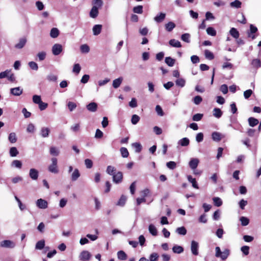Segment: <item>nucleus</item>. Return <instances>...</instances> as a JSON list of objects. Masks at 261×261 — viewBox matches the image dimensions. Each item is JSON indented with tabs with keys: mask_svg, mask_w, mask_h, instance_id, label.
I'll use <instances>...</instances> for the list:
<instances>
[{
	"mask_svg": "<svg viewBox=\"0 0 261 261\" xmlns=\"http://www.w3.org/2000/svg\"><path fill=\"white\" fill-rule=\"evenodd\" d=\"M102 0H93V4L94 5L90 12V16L93 18H96L98 14V8H100L102 5Z\"/></svg>",
	"mask_w": 261,
	"mask_h": 261,
	"instance_id": "nucleus-1",
	"label": "nucleus"
},
{
	"mask_svg": "<svg viewBox=\"0 0 261 261\" xmlns=\"http://www.w3.org/2000/svg\"><path fill=\"white\" fill-rule=\"evenodd\" d=\"M51 164L48 166V170L49 172L54 173H58L59 172L58 168V160L56 158L51 159Z\"/></svg>",
	"mask_w": 261,
	"mask_h": 261,
	"instance_id": "nucleus-2",
	"label": "nucleus"
},
{
	"mask_svg": "<svg viewBox=\"0 0 261 261\" xmlns=\"http://www.w3.org/2000/svg\"><path fill=\"white\" fill-rule=\"evenodd\" d=\"M2 247L13 248L15 246V243L11 240H4L1 242Z\"/></svg>",
	"mask_w": 261,
	"mask_h": 261,
	"instance_id": "nucleus-3",
	"label": "nucleus"
},
{
	"mask_svg": "<svg viewBox=\"0 0 261 261\" xmlns=\"http://www.w3.org/2000/svg\"><path fill=\"white\" fill-rule=\"evenodd\" d=\"M91 257L90 252L86 250L83 251L80 255V259L81 261H89Z\"/></svg>",
	"mask_w": 261,
	"mask_h": 261,
	"instance_id": "nucleus-4",
	"label": "nucleus"
},
{
	"mask_svg": "<svg viewBox=\"0 0 261 261\" xmlns=\"http://www.w3.org/2000/svg\"><path fill=\"white\" fill-rule=\"evenodd\" d=\"M123 179V174L121 172L118 171L113 175V181L116 184H119L122 182Z\"/></svg>",
	"mask_w": 261,
	"mask_h": 261,
	"instance_id": "nucleus-5",
	"label": "nucleus"
},
{
	"mask_svg": "<svg viewBox=\"0 0 261 261\" xmlns=\"http://www.w3.org/2000/svg\"><path fill=\"white\" fill-rule=\"evenodd\" d=\"M63 50L62 46L60 44H55L53 46L52 53L55 56L59 55Z\"/></svg>",
	"mask_w": 261,
	"mask_h": 261,
	"instance_id": "nucleus-6",
	"label": "nucleus"
},
{
	"mask_svg": "<svg viewBox=\"0 0 261 261\" xmlns=\"http://www.w3.org/2000/svg\"><path fill=\"white\" fill-rule=\"evenodd\" d=\"M37 206L41 209H45L48 207V203L47 201L42 198L37 200L36 202Z\"/></svg>",
	"mask_w": 261,
	"mask_h": 261,
	"instance_id": "nucleus-7",
	"label": "nucleus"
},
{
	"mask_svg": "<svg viewBox=\"0 0 261 261\" xmlns=\"http://www.w3.org/2000/svg\"><path fill=\"white\" fill-rule=\"evenodd\" d=\"M257 31V28L254 25L251 24L250 25V33H248V36L251 37L253 40L254 39L256 38V36L253 34L256 33Z\"/></svg>",
	"mask_w": 261,
	"mask_h": 261,
	"instance_id": "nucleus-8",
	"label": "nucleus"
},
{
	"mask_svg": "<svg viewBox=\"0 0 261 261\" xmlns=\"http://www.w3.org/2000/svg\"><path fill=\"white\" fill-rule=\"evenodd\" d=\"M198 243L195 241H192L191 242V251L195 255L198 254Z\"/></svg>",
	"mask_w": 261,
	"mask_h": 261,
	"instance_id": "nucleus-9",
	"label": "nucleus"
},
{
	"mask_svg": "<svg viewBox=\"0 0 261 261\" xmlns=\"http://www.w3.org/2000/svg\"><path fill=\"white\" fill-rule=\"evenodd\" d=\"M27 41V40L25 37L20 38L19 40V42L15 45V47L17 49H21L24 46Z\"/></svg>",
	"mask_w": 261,
	"mask_h": 261,
	"instance_id": "nucleus-10",
	"label": "nucleus"
},
{
	"mask_svg": "<svg viewBox=\"0 0 261 261\" xmlns=\"http://www.w3.org/2000/svg\"><path fill=\"white\" fill-rule=\"evenodd\" d=\"M86 107L88 110L90 112H94L97 111V105L94 102H92L87 105Z\"/></svg>",
	"mask_w": 261,
	"mask_h": 261,
	"instance_id": "nucleus-11",
	"label": "nucleus"
},
{
	"mask_svg": "<svg viewBox=\"0 0 261 261\" xmlns=\"http://www.w3.org/2000/svg\"><path fill=\"white\" fill-rule=\"evenodd\" d=\"M199 162L197 159H192L189 162V166L192 169L194 170L197 167Z\"/></svg>",
	"mask_w": 261,
	"mask_h": 261,
	"instance_id": "nucleus-12",
	"label": "nucleus"
},
{
	"mask_svg": "<svg viewBox=\"0 0 261 261\" xmlns=\"http://www.w3.org/2000/svg\"><path fill=\"white\" fill-rule=\"evenodd\" d=\"M30 176L33 180H36L38 177V172L35 169H31L30 170Z\"/></svg>",
	"mask_w": 261,
	"mask_h": 261,
	"instance_id": "nucleus-13",
	"label": "nucleus"
},
{
	"mask_svg": "<svg viewBox=\"0 0 261 261\" xmlns=\"http://www.w3.org/2000/svg\"><path fill=\"white\" fill-rule=\"evenodd\" d=\"M166 14L164 13H160L157 15L154 18V20L158 23L162 22L165 18Z\"/></svg>",
	"mask_w": 261,
	"mask_h": 261,
	"instance_id": "nucleus-14",
	"label": "nucleus"
},
{
	"mask_svg": "<svg viewBox=\"0 0 261 261\" xmlns=\"http://www.w3.org/2000/svg\"><path fill=\"white\" fill-rule=\"evenodd\" d=\"M11 93L14 95L19 96L22 93V90L20 87L12 88L11 89Z\"/></svg>",
	"mask_w": 261,
	"mask_h": 261,
	"instance_id": "nucleus-15",
	"label": "nucleus"
},
{
	"mask_svg": "<svg viewBox=\"0 0 261 261\" xmlns=\"http://www.w3.org/2000/svg\"><path fill=\"white\" fill-rule=\"evenodd\" d=\"M229 33L232 37H233L235 39H238L240 36V34L239 31L237 30V29L234 28H232L230 31Z\"/></svg>",
	"mask_w": 261,
	"mask_h": 261,
	"instance_id": "nucleus-16",
	"label": "nucleus"
},
{
	"mask_svg": "<svg viewBox=\"0 0 261 261\" xmlns=\"http://www.w3.org/2000/svg\"><path fill=\"white\" fill-rule=\"evenodd\" d=\"M102 29V25L101 24H96L93 28V32L94 35H99Z\"/></svg>",
	"mask_w": 261,
	"mask_h": 261,
	"instance_id": "nucleus-17",
	"label": "nucleus"
},
{
	"mask_svg": "<svg viewBox=\"0 0 261 261\" xmlns=\"http://www.w3.org/2000/svg\"><path fill=\"white\" fill-rule=\"evenodd\" d=\"M212 137L214 141L217 142L220 141L222 139L221 134L220 133L217 132H215L212 133Z\"/></svg>",
	"mask_w": 261,
	"mask_h": 261,
	"instance_id": "nucleus-18",
	"label": "nucleus"
},
{
	"mask_svg": "<svg viewBox=\"0 0 261 261\" xmlns=\"http://www.w3.org/2000/svg\"><path fill=\"white\" fill-rule=\"evenodd\" d=\"M169 44L171 46H172L173 47H181L180 42L179 41L176 40L175 39H171L169 42Z\"/></svg>",
	"mask_w": 261,
	"mask_h": 261,
	"instance_id": "nucleus-19",
	"label": "nucleus"
},
{
	"mask_svg": "<svg viewBox=\"0 0 261 261\" xmlns=\"http://www.w3.org/2000/svg\"><path fill=\"white\" fill-rule=\"evenodd\" d=\"M59 35V31L56 28H53L51 29L50 32V36L53 38H57Z\"/></svg>",
	"mask_w": 261,
	"mask_h": 261,
	"instance_id": "nucleus-20",
	"label": "nucleus"
},
{
	"mask_svg": "<svg viewBox=\"0 0 261 261\" xmlns=\"http://www.w3.org/2000/svg\"><path fill=\"white\" fill-rule=\"evenodd\" d=\"M123 81L122 77H120L114 80L113 82V86L114 88H118Z\"/></svg>",
	"mask_w": 261,
	"mask_h": 261,
	"instance_id": "nucleus-21",
	"label": "nucleus"
},
{
	"mask_svg": "<svg viewBox=\"0 0 261 261\" xmlns=\"http://www.w3.org/2000/svg\"><path fill=\"white\" fill-rule=\"evenodd\" d=\"M248 123L250 126L254 127L259 123V121L254 117H250L248 119Z\"/></svg>",
	"mask_w": 261,
	"mask_h": 261,
	"instance_id": "nucleus-22",
	"label": "nucleus"
},
{
	"mask_svg": "<svg viewBox=\"0 0 261 261\" xmlns=\"http://www.w3.org/2000/svg\"><path fill=\"white\" fill-rule=\"evenodd\" d=\"M251 65L255 68H258L261 67V61L260 59H255L251 62Z\"/></svg>",
	"mask_w": 261,
	"mask_h": 261,
	"instance_id": "nucleus-23",
	"label": "nucleus"
},
{
	"mask_svg": "<svg viewBox=\"0 0 261 261\" xmlns=\"http://www.w3.org/2000/svg\"><path fill=\"white\" fill-rule=\"evenodd\" d=\"M213 115L215 117L219 118L222 115V112L219 108H215L213 110Z\"/></svg>",
	"mask_w": 261,
	"mask_h": 261,
	"instance_id": "nucleus-24",
	"label": "nucleus"
},
{
	"mask_svg": "<svg viewBox=\"0 0 261 261\" xmlns=\"http://www.w3.org/2000/svg\"><path fill=\"white\" fill-rule=\"evenodd\" d=\"M117 256L119 259L124 260L127 259V255L123 251H119L117 252Z\"/></svg>",
	"mask_w": 261,
	"mask_h": 261,
	"instance_id": "nucleus-25",
	"label": "nucleus"
},
{
	"mask_svg": "<svg viewBox=\"0 0 261 261\" xmlns=\"http://www.w3.org/2000/svg\"><path fill=\"white\" fill-rule=\"evenodd\" d=\"M50 130L48 127H42L41 129V135L43 138H46L48 136Z\"/></svg>",
	"mask_w": 261,
	"mask_h": 261,
	"instance_id": "nucleus-26",
	"label": "nucleus"
},
{
	"mask_svg": "<svg viewBox=\"0 0 261 261\" xmlns=\"http://www.w3.org/2000/svg\"><path fill=\"white\" fill-rule=\"evenodd\" d=\"M165 63L170 67H172L174 65L175 62V60L172 59L170 57H168L165 58Z\"/></svg>",
	"mask_w": 261,
	"mask_h": 261,
	"instance_id": "nucleus-27",
	"label": "nucleus"
},
{
	"mask_svg": "<svg viewBox=\"0 0 261 261\" xmlns=\"http://www.w3.org/2000/svg\"><path fill=\"white\" fill-rule=\"evenodd\" d=\"M80 176V173L77 169H75L71 175V180L75 181Z\"/></svg>",
	"mask_w": 261,
	"mask_h": 261,
	"instance_id": "nucleus-28",
	"label": "nucleus"
},
{
	"mask_svg": "<svg viewBox=\"0 0 261 261\" xmlns=\"http://www.w3.org/2000/svg\"><path fill=\"white\" fill-rule=\"evenodd\" d=\"M172 250L174 253L179 254L184 251V248L180 246L175 245L173 247Z\"/></svg>",
	"mask_w": 261,
	"mask_h": 261,
	"instance_id": "nucleus-29",
	"label": "nucleus"
},
{
	"mask_svg": "<svg viewBox=\"0 0 261 261\" xmlns=\"http://www.w3.org/2000/svg\"><path fill=\"white\" fill-rule=\"evenodd\" d=\"M188 179L189 182L192 183V186L194 188L198 189V184L195 178H193L191 175H189L188 176Z\"/></svg>",
	"mask_w": 261,
	"mask_h": 261,
	"instance_id": "nucleus-30",
	"label": "nucleus"
},
{
	"mask_svg": "<svg viewBox=\"0 0 261 261\" xmlns=\"http://www.w3.org/2000/svg\"><path fill=\"white\" fill-rule=\"evenodd\" d=\"M126 201V197L125 196L122 195L117 202V205L121 206L124 205Z\"/></svg>",
	"mask_w": 261,
	"mask_h": 261,
	"instance_id": "nucleus-31",
	"label": "nucleus"
},
{
	"mask_svg": "<svg viewBox=\"0 0 261 261\" xmlns=\"http://www.w3.org/2000/svg\"><path fill=\"white\" fill-rule=\"evenodd\" d=\"M149 232L153 236L158 234V231L156 227L153 224H150L149 226Z\"/></svg>",
	"mask_w": 261,
	"mask_h": 261,
	"instance_id": "nucleus-32",
	"label": "nucleus"
},
{
	"mask_svg": "<svg viewBox=\"0 0 261 261\" xmlns=\"http://www.w3.org/2000/svg\"><path fill=\"white\" fill-rule=\"evenodd\" d=\"M175 24L173 22H169L165 25L166 30L168 32H171L175 27Z\"/></svg>",
	"mask_w": 261,
	"mask_h": 261,
	"instance_id": "nucleus-33",
	"label": "nucleus"
},
{
	"mask_svg": "<svg viewBox=\"0 0 261 261\" xmlns=\"http://www.w3.org/2000/svg\"><path fill=\"white\" fill-rule=\"evenodd\" d=\"M176 232L180 235H185L187 233V229L184 226H181L180 227H178L176 229Z\"/></svg>",
	"mask_w": 261,
	"mask_h": 261,
	"instance_id": "nucleus-34",
	"label": "nucleus"
},
{
	"mask_svg": "<svg viewBox=\"0 0 261 261\" xmlns=\"http://www.w3.org/2000/svg\"><path fill=\"white\" fill-rule=\"evenodd\" d=\"M9 141L11 143H14L17 141V137L15 133H11L8 137Z\"/></svg>",
	"mask_w": 261,
	"mask_h": 261,
	"instance_id": "nucleus-35",
	"label": "nucleus"
},
{
	"mask_svg": "<svg viewBox=\"0 0 261 261\" xmlns=\"http://www.w3.org/2000/svg\"><path fill=\"white\" fill-rule=\"evenodd\" d=\"M44 246H45V241H44V240H42L39 241L38 242H37V243L36 244L35 248L36 249L41 250L44 247Z\"/></svg>",
	"mask_w": 261,
	"mask_h": 261,
	"instance_id": "nucleus-36",
	"label": "nucleus"
},
{
	"mask_svg": "<svg viewBox=\"0 0 261 261\" xmlns=\"http://www.w3.org/2000/svg\"><path fill=\"white\" fill-rule=\"evenodd\" d=\"M242 3L239 0H235L234 1L230 3V6L231 7L240 8L241 7Z\"/></svg>",
	"mask_w": 261,
	"mask_h": 261,
	"instance_id": "nucleus-37",
	"label": "nucleus"
},
{
	"mask_svg": "<svg viewBox=\"0 0 261 261\" xmlns=\"http://www.w3.org/2000/svg\"><path fill=\"white\" fill-rule=\"evenodd\" d=\"M143 6L142 5H138L133 8V11L135 13L142 14L143 12Z\"/></svg>",
	"mask_w": 261,
	"mask_h": 261,
	"instance_id": "nucleus-38",
	"label": "nucleus"
},
{
	"mask_svg": "<svg viewBox=\"0 0 261 261\" xmlns=\"http://www.w3.org/2000/svg\"><path fill=\"white\" fill-rule=\"evenodd\" d=\"M204 55L206 59L212 60L214 59V55L213 53L206 49L204 51Z\"/></svg>",
	"mask_w": 261,
	"mask_h": 261,
	"instance_id": "nucleus-39",
	"label": "nucleus"
},
{
	"mask_svg": "<svg viewBox=\"0 0 261 261\" xmlns=\"http://www.w3.org/2000/svg\"><path fill=\"white\" fill-rule=\"evenodd\" d=\"M19 153L18 151L17 150L16 147H12L10 149V155L12 157H14L17 156Z\"/></svg>",
	"mask_w": 261,
	"mask_h": 261,
	"instance_id": "nucleus-40",
	"label": "nucleus"
},
{
	"mask_svg": "<svg viewBox=\"0 0 261 261\" xmlns=\"http://www.w3.org/2000/svg\"><path fill=\"white\" fill-rule=\"evenodd\" d=\"M189 139L187 138H184L179 141V144L181 146H187L189 145Z\"/></svg>",
	"mask_w": 261,
	"mask_h": 261,
	"instance_id": "nucleus-41",
	"label": "nucleus"
},
{
	"mask_svg": "<svg viewBox=\"0 0 261 261\" xmlns=\"http://www.w3.org/2000/svg\"><path fill=\"white\" fill-rule=\"evenodd\" d=\"M120 152L123 158H127L129 155V152L125 147H121L120 148Z\"/></svg>",
	"mask_w": 261,
	"mask_h": 261,
	"instance_id": "nucleus-42",
	"label": "nucleus"
},
{
	"mask_svg": "<svg viewBox=\"0 0 261 261\" xmlns=\"http://www.w3.org/2000/svg\"><path fill=\"white\" fill-rule=\"evenodd\" d=\"M80 49L83 53H88L90 51V48L87 44H83L80 47Z\"/></svg>",
	"mask_w": 261,
	"mask_h": 261,
	"instance_id": "nucleus-43",
	"label": "nucleus"
},
{
	"mask_svg": "<svg viewBox=\"0 0 261 261\" xmlns=\"http://www.w3.org/2000/svg\"><path fill=\"white\" fill-rule=\"evenodd\" d=\"M50 154L54 156H58L59 154V151L55 147H51L49 150Z\"/></svg>",
	"mask_w": 261,
	"mask_h": 261,
	"instance_id": "nucleus-44",
	"label": "nucleus"
},
{
	"mask_svg": "<svg viewBox=\"0 0 261 261\" xmlns=\"http://www.w3.org/2000/svg\"><path fill=\"white\" fill-rule=\"evenodd\" d=\"M206 32L207 34L212 36H215L216 35V30L212 27H208L206 29Z\"/></svg>",
	"mask_w": 261,
	"mask_h": 261,
	"instance_id": "nucleus-45",
	"label": "nucleus"
},
{
	"mask_svg": "<svg viewBox=\"0 0 261 261\" xmlns=\"http://www.w3.org/2000/svg\"><path fill=\"white\" fill-rule=\"evenodd\" d=\"M213 200L215 206H220L222 204V201L219 197H214Z\"/></svg>",
	"mask_w": 261,
	"mask_h": 261,
	"instance_id": "nucleus-46",
	"label": "nucleus"
},
{
	"mask_svg": "<svg viewBox=\"0 0 261 261\" xmlns=\"http://www.w3.org/2000/svg\"><path fill=\"white\" fill-rule=\"evenodd\" d=\"M190 35L188 33H185L181 35V39L182 41L189 43Z\"/></svg>",
	"mask_w": 261,
	"mask_h": 261,
	"instance_id": "nucleus-47",
	"label": "nucleus"
},
{
	"mask_svg": "<svg viewBox=\"0 0 261 261\" xmlns=\"http://www.w3.org/2000/svg\"><path fill=\"white\" fill-rule=\"evenodd\" d=\"M132 146L135 148L137 152H141L142 150V146L139 143H134L132 144Z\"/></svg>",
	"mask_w": 261,
	"mask_h": 261,
	"instance_id": "nucleus-48",
	"label": "nucleus"
},
{
	"mask_svg": "<svg viewBox=\"0 0 261 261\" xmlns=\"http://www.w3.org/2000/svg\"><path fill=\"white\" fill-rule=\"evenodd\" d=\"M166 166L170 169L173 170L176 168V164L175 162L170 161L167 163Z\"/></svg>",
	"mask_w": 261,
	"mask_h": 261,
	"instance_id": "nucleus-49",
	"label": "nucleus"
},
{
	"mask_svg": "<svg viewBox=\"0 0 261 261\" xmlns=\"http://www.w3.org/2000/svg\"><path fill=\"white\" fill-rule=\"evenodd\" d=\"M240 221L241 222V224L243 226H246L249 223V220L245 217H241L240 218Z\"/></svg>",
	"mask_w": 261,
	"mask_h": 261,
	"instance_id": "nucleus-50",
	"label": "nucleus"
},
{
	"mask_svg": "<svg viewBox=\"0 0 261 261\" xmlns=\"http://www.w3.org/2000/svg\"><path fill=\"white\" fill-rule=\"evenodd\" d=\"M229 254V251L228 249H226L224 251L222 252L221 255L220 257L221 258L222 260L226 259Z\"/></svg>",
	"mask_w": 261,
	"mask_h": 261,
	"instance_id": "nucleus-51",
	"label": "nucleus"
},
{
	"mask_svg": "<svg viewBox=\"0 0 261 261\" xmlns=\"http://www.w3.org/2000/svg\"><path fill=\"white\" fill-rule=\"evenodd\" d=\"M202 101V98L199 96L197 95L194 97L193 102L195 105H199Z\"/></svg>",
	"mask_w": 261,
	"mask_h": 261,
	"instance_id": "nucleus-52",
	"label": "nucleus"
},
{
	"mask_svg": "<svg viewBox=\"0 0 261 261\" xmlns=\"http://www.w3.org/2000/svg\"><path fill=\"white\" fill-rule=\"evenodd\" d=\"M29 67L33 70H37L38 69V64L33 61L30 62L29 63Z\"/></svg>",
	"mask_w": 261,
	"mask_h": 261,
	"instance_id": "nucleus-53",
	"label": "nucleus"
},
{
	"mask_svg": "<svg viewBox=\"0 0 261 261\" xmlns=\"http://www.w3.org/2000/svg\"><path fill=\"white\" fill-rule=\"evenodd\" d=\"M186 81L183 79H178L176 81V85L183 87L185 85Z\"/></svg>",
	"mask_w": 261,
	"mask_h": 261,
	"instance_id": "nucleus-54",
	"label": "nucleus"
},
{
	"mask_svg": "<svg viewBox=\"0 0 261 261\" xmlns=\"http://www.w3.org/2000/svg\"><path fill=\"white\" fill-rule=\"evenodd\" d=\"M81 70V67L79 64H78V63L75 64L73 65V72H74L76 74H78L80 73Z\"/></svg>",
	"mask_w": 261,
	"mask_h": 261,
	"instance_id": "nucleus-55",
	"label": "nucleus"
},
{
	"mask_svg": "<svg viewBox=\"0 0 261 261\" xmlns=\"http://www.w3.org/2000/svg\"><path fill=\"white\" fill-rule=\"evenodd\" d=\"M203 117L202 114L197 113L193 115L192 119L193 121H200Z\"/></svg>",
	"mask_w": 261,
	"mask_h": 261,
	"instance_id": "nucleus-56",
	"label": "nucleus"
},
{
	"mask_svg": "<svg viewBox=\"0 0 261 261\" xmlns=\"http://www.w3.org/2000/svg\"><path fill=\"white\" fill-rule=\"evenodd\" d=\"M115 170H116L115 168L113 166H108L107 167V172L110 175H113L114 173H115Z\"/></svg>",
	"mask_w": 261,
	"mask_h": 261,
	"instance_id": "nucleus-57",
	"label": "nucleus"
},
{
	"mask_svg": "<svg viewBox=\"0 0 261 261\" xmlns=\"http://www.w3.org/2000/svg\"><path fill=\"white\" fill-rule=\"evenodd\" d=\"M37 56V57L39 58V61H43L45 59L46 54L44 51H41L38 53Z\"/></svg>",
	"mask_w": 261,
	"mask_h": 261,
	"instance_id": "nucleus-58",
	"label": "nucleus"
},
{
	"mask_svg": "<svg viewBox=\"0 0 261 261\" xmlns=\"http://www.w3.org/2000/svg\"><path fill=\"white\" fill-rule=\"evenodd\" d=\"M139 120L140 117L138 115L134 114L132 116L131 121L133 124H136L139 122Z\"/></svg>",
	"mask_w": 261,
	"mask_h": 261,
	"instance_id": "nucleus-59",
	"label": "nucleus"
},
{
	"mask_svg": "<svg viewBox=\"0 0 261 261\" xmlns=\"http://www.w3.org/2000/svg\"><path fill=\"white\" fill-rule=\"evenodd\" d=\"M33 101L35 103L38 105L42 101L41 97L37 95H35L33 96Z\"/></svg>",
	"mask_w": 261,
	"mask_h": 261,
	"instance_id": "nucleus-60",
	"label": "nucleus"
},
{
	"mask_svg": "<svg viewBox=\"0 0 261 261\" xmlns=\"http://www.w3.org/2000/svg\"><path fill=\"white\" fill-rule=\"evenodd\" d=\"M159 258V255L157 253L154 252L150 254L149 259L150 261H157Z\"/></svg>",
	"mask_w": 261,
	"mask_h": 261,
	"instance_id": "nucleus-61",
	"label": "nucleus"
},
{
	"mask_svg": "<svg viewBox=\"0 0 261 261\" xmlns=\"http://www.w3.org/2000/svg\"><path fill=\"white\" fill-rule=\"evenodd\" d=\"M241 250L245 255H248V254L249 253V246H243L241 247Z\"/></svg>",
	"mask_w": 261,
	"mask_h": 261,
	"instance_id": "nucleus-62",
	"label": "nucleus"
},
{
	"mask_svg": "<svg viewBox=\"0 0 261 261\" xmlns=\"http://www.w3.org/2000/svg\"><path fill=\"white\" fill-rule=\"evenodd\" d=\"M155 111L158 114L161 116H162L164 115V113L162 110L161 107L159 105H157L155 107Z\"/></svg>",
	"mask_w": 261,
	"mask_h": 261,
	"instance_id": "nucleus-63",
	"label": "nucleus"
},
{
	"mask_svg": "<svg viewBox=\"0 0 261 261\" xmlns=\"http://www.w3.org/2000/svg\"><path fill=\"white\" fill-rule=\"evenodd\" d=\"M85 164L87 168H91L93 166V162L92 160L87 159L85 160Z\"/></svg>",
	"mask_w": 261,
	"mask_h": 261,
	"instance_id": "nucleus-64",
	"label": "nucleus"
}]
</instances>
